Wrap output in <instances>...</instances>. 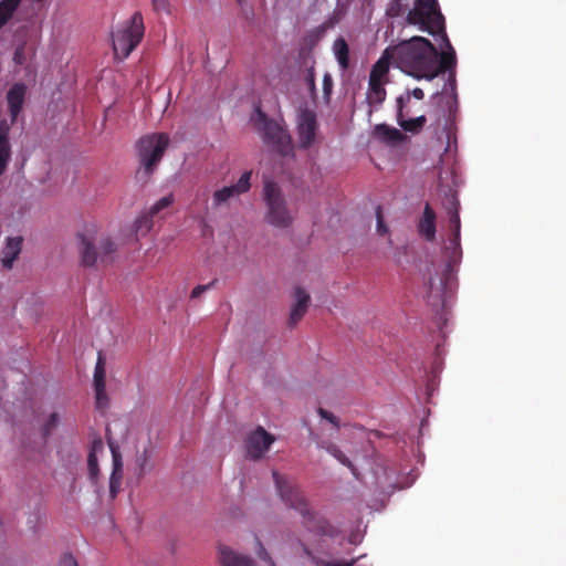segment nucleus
Here are the masks:
<instances>
[{"mask_svg":"<svg viewBox=\"0 0 566 566\" xmlns=\"http://www.w3.org/2000/svg\"><path fill=\"white\" fill-rule=\"evenodd\" d=\"M94 387H98L99 391L102 387H106L105 384V360L102 354H98L97 361L94 369Z\"/></svg>","mask_w":566,"mask_h":566,"instance_id":"nucleus-26","label":"nucleus"},{"mask_svg":"<svg viewBox=\"0 0 566 566\" xmlns=\"http://www.w3.org/2000/svg\"><path fill=\"white\" fill-rule=\"evenodd\" d=\"M334 54L337 59L339 66L346 70L349 66V48L344 38L335 40L333 45Z\"/></svg>","mask_w":566,"mask_h":566,"instance_id":"nucleus-23","label":"nucleus"},{"mask_svg":"<svg viewBox=\"0 0 566 566\" xmlns=\"http://www.w3.org/2000/svg\"><path fill=\"white\" fill-rule=\"evenodd\" d=\"M217 280H213L211 281L210 283L208 284H202V285H197L192 291H191V294H190V297L191 298H197L199 297L201 294H203L205 292L209 291L214 284H216Z\"/></svg>","mask_w":566,"mask_h":566,"instance_id":"nucleus-37","label":"nucleus"},{"mask_svg":"<svg viewBox=\"0 0 566 566\" xmlns=\"http://www.w3.org/2000/svg\"><path fill=\"white\" fill-rule=\"evenodd\" d=\"M448 214L450 226L452 228V238L450 239L454 248H460V216H459V201L455 193H451L448 198Z\"/></svg>","mask_w":566,"mask_h":566,"instance_id":"nucleus-19","label":"nucleus"},{"mask_svg":"<svg viewBox=\"0 0 566 566\" xmlns=\"http://www.w3.org/2000/svg\"><path fill=\"white\" fill-rule=\"evenodd\" d=\"M317 412L322 419H325L328 422H331L336 429L340 427L339 419L336 416H334L331 411L324 408H318Z\"/></svg>","mask_w":566,"mask_h":566,"instance_id":"nucleus-36","label":"nucleus"},{"mask_svg":"<svg viewBox=\"0 0 566 566\" xmlns=\"http://www.w3.org/2000/svg\"><path fill=\"white\" fill-rule=\"evenodd\" d=\"M218 559L221 566H258L250 556L240 554L227 545L219 546Z\"/></svg>","mask_w":566,"mask_h":566,"instance_id":"nucleus-13","label":"nucleus"},{"mask_svg":"<svg viewBox=\"0 0 566 566\" xmlns=\"http://www.w3.org/2000/svg\"><path fill=\"white\" fill-rule=\"evenodd\" d=\"M95 388V398H96V408L103 409L107 406L108 399L106 395V387H102V390L99 391L98 387Z\"/></svg>","mask_w":566,"mask_h":566,"instance_id":"nucleus-35","label":"nucleus"},{"mask_svg":"<svg viewBox=\"0 0 566 566\" xmlns=\"http://www.w3.org/2000/svg\"><path fill=\"white\" fill-rule=\"evenodd\" d=\"M451 271H452L451 265L448 264L447 268L444 269L443 275L441 277H439L437 280L430 277V280L428 282L427 298L431 304L436 305V304L442 303L443 294H444V291L447 287V280H448V276L451 274Z\"/></svg>","mask_w":566,"mask_h":566,"instance_id":"nucleus-18","label":"nucleus"},{"mask_svg":"<svg viewBox=\"0 0 566 566\" xmlns=\"http://www.w3.org/2000/svg\"><path fill=\"white\" fill-rule=\"evenodd\" d=\"M433 44L426 38L413 36L392 48V61L401 71L416 78H434Z\"/></svg>","mask_w":566,"mask_h":566,"instance_id":"nucleus-2","label":"nucleus"},{"mask_svg":"<svg viewBox=\"0 0 566 566\" xmlns=\"http://www.w3.org/2000/svg\"><path fill=\"white\" fill-rule=\"evenodd\" d=\"M306 84L308 86V90L311 94L314 96L316 93V86H315V71L314 67H310L306 75Z\"/></svg>","mask_w":566,"mask_h":566,"instance_id":"nucleus-38","label":"nucleus"},{"mask_svg":"<svg viewBox=\"0 0 566 566\" xmlns=\"http://www.w3.org/2000/svg\"><path fill=\"white\" fill-rule=\"evenodd\" d=\"M109 449L113 458V469L122 470L123 469V460L122 454L118 450V447L114 442H109Z\"/></svg>","mask_w":566,"mask_h":566,"instance_id":"nucleus-34","label":"nucleus"},{"mask_svg":"<svg viewBox=\"0 0 566 566\" xmlns=\"http://www.w3.org/2000/svg\"><path fill=\"white\" fill-rule=\"evenodd\" d=\"M122 478H123V469L122 470L113 469L112 474L109 476V482L122 484Z\"/></svg>","mask_w":566,"mask_h":566,"instance_id":"nucleus-43","label":"nucleus"},{"mask_svg":"<svg viewBox=\"0 0 566 566\" xmlns=\"http://www.w3.org/2000/svg\"><path fill=\"white\" fill-rule=\"evenodd\" d=\"M327 451L337 459L342 464L348 467L352 471V473L355 476H358L357 469L354 467V464L350 462V460L345 455V453L338 449V447L331 444L327 448Z\"/></svg>","mask_w":566,"mask_h":566,"instance_id":"nucleus-27","label":"nucleus"},{"mask_svg":"<svg viewBox=\"0 0 566 566\" xmlns=\"http://www.w3.org/2000/svg\"><path fill=\"white\" fill-rule=\"evenodd\" d=\"M274 442V437L262 427H258L245 441L247 455L252 460L261 459Z\"/></svg>","mask_w":566,"mask_h":566,"instance_id":"nucleus-10","label":"nucleus"},{"mask_svg":"<svg viewBox=\"0 0 566 566\" xmlns=\"http://www.w3.org/2000/svg\"><path fill=\"white\" fill-rule=\"evenodd\" d=\"M333 88V80L332 76L326 73L323 77V90L325 95H329Z\"/></svg>","mask_w":566,"mask_h":566,"instance_id":"nucleus-42","label":"nucleus"},{"mask_svg":"<svg viewBox=\"0 0 566 566\" xmlns=\"http://www.w3.org/2000/svg\"><path fill=\"white\" fill-rule=\"evenodd\" d=\"M23 244L22 237H9L6 240V244L0 252V261L4 269L11 270L14 261L21 253Z\"/></svg>","mask_w":566,"mask_h":566,"instance_id":"nucleus-15","label":"nucleus"},{"mask_svg":"<svg viewBox=\"0 0 566 566\" xmlns=\"http://www.w3.org/2000/svg\"><path fill=\"white\" fill-rule=\"evenodd\" d=\"M256 542V555L258 557L263 560L268 566H275L274 562L272 560L271 556L264 548L262 542L259 538H255Z\"/></svg>","mask_w":566,"mask_h":566,"instance_id":"nucleus-33","label":"nucleus"},{"mask_svg":"<svg viewBox=\"0 0 566 566\" xmlns=\"http://www.w3.org/2000/svg\"><path fill=\"white\" fill-rule=\"evenodd\" d=\"M410 103V95L399 96L397 98V122L398 125L408 133L418 134L422 130L427 123V118L424 115L417 116L415 118H407L410 115V109L407 105Z\"/></svg>","mask_w":566,"mask_h":566,"instance_id":"nucleus-11","label":"nucleus"},{"mask_svg":"<svg viewBox=\"0 0 566 566\" xmlns=\"http://www.w3.org/2000/svg\"><path fill=\"white\" fill-rule=\"evenodd\" d=\"M21 0H1L0 1V29L7 24L18 9Z\"/></svg>","mask_w":566,"mask_h":566,"instance_id":"nucleus-24","label":"nucleus"},{"mask_svg":"<svg viewBox=\"0 0 566 566\" xmlns=\"http://www.w3.org/2000/svg\"><path fill=\"white\" fill-rule=\"evenodd\" d=\"M120 489V484L109 482V495L114 500Z\"/></svg>","mask_w":566,"mask_h":566,"instance_id":"nucleus-45","label":"nucleus"},{"mask_svg":"<svg viewBox=\"0 0 566 566\" xmlns=\"http://www.w3.org/2000/svg\"><path fill=\"white\" fill-rule=\"evenodd\" d=\"M317 129L316 115L313 111L304 109L298 116L297 135L300 146L307 149L315 140Z\"/></svg>","mask_w":566,"mask_h":566,"instance_id":"nucleus-12","label":"nucleus"},{"mask_svg":"<svg viewBox=\"0 0 566 566\" xmlns=\"http://www.w3.org/2000/svg\"><path fill=\"white\" fill-rule=\"evenodd\" d=\"M11 159L9 127L0 129V176L6 171Z\"/></svg>","mask_w":566,"mask_h":566,"instance_id":"nucleus-21","label":"nucleus"},{"mask_svg":"<svg viewBox=\"0 0 566 566\" xmlns=\"http://www.w3.org/2000/svg\"><path fill=\"white\" fill-rule=\"evenodd\" d=\"M169 144L166 134L147 135L138 142V156L143 174L149 177L161 160Z\"/></svg>","mask_w":566,"mask_h":566,"instance_id":"nucleus-8","label":"nucleus"},{"mask_svg":"<svg viewBox=\"0 0 566 566\" xmlns=\"http://www.w3.org/2000/svg\"><path fill=\"white\" fill-rule=\"evenodd\" d=\"M263 199L266 205V220L276 228H287L293 218L287 209L286 200L274 181L268 180L263 187Z\"/></svg>","mask_w":566,"mask_h":566,"instance_id":"nucleus-7","label":"nucleus"},{"mask_svg":"<svg viewBox=\"0 0 566 566\" xmlns=\"http://www.w3.org/2000/svg\"><path fill=\"white\" fill-rule=\"evenodd\" d=\"M14 56H15V60H20V56H19L18 52L14 53Z\"/></svg>","mask_w":566,"mask_h":566,"instance_id":"nucleus-47","label":"nucleus"},{"mask_svg":"<svg viewBox=\"0 0 566 566\" xmlns=\"http://www.w3.org/2000/svg\"><path fill=\"white\" fill-rule=\"evenodd\" d=\"M57 566H78V564L73 555L64 554L60 558Z\"/></svg>","mask_w":566,"mask_h":566,"instance_id":"nucleus-41","label":"nucleus"},{"mask_svg":"<svg viewBox=\"0 0 566 566\" xmlns=\"http://www.w3.org/2000/svg\"><path fill=\"white\" fill-rule=\"evenodd\" d=\"M153 226H154V217H150L149 213L140 216L135 221L136 233L144 235L148 231H150Z\"/></svg>","mask_w":566,"mask_h":566,"instance_id":"nucleus-28","label":"nucleus"},{"mask_svg":"<svg viewBox=\"0 0 566 566\" xmlns=\"http://www.w3.org/2000/svg\"><path fill=\"white\" fill-rule=\"evenodd\" d=\"M375 132L381 139L390 144H398L405 139V135L399 129L386 124L377 125Z\"/></svg>","mask_w":566,"mask_h":566,"instance_id":"nucleus-22","label":"nucleus"},{"mask_svg":"<svg viewBox=\"0 0 566 566\" xmlns=\"http://www.w3.org/2000/svg\"><path fill=\"white\" fill-rule=\"evenodd\" d=\"M14 56H15V60H20V56H19L18 52L14 53Z\"/></svg>","mask_w":566,"mask_h":566,"instance_id":"nucleus-46","label":"nucleus"},{"mask_svg":"<svg viewBox=\"0 0 566 566\" xmlns=\"http://www.w3.org/2000/svg\"><path fill=\"white\" fill-rule=\"evenodd\" d=\"M407 95H408V93L406 94V96ZM409 95H410V97L413 96L415 98H417L419 101L423 99V97H424L423 91L419 87L413 88L412 92L409 93Z\"/></svg>","mask_w":566,"mask_h":566,"instance_id":"nucleus-44","label":"nucleus"},{"mask_svg":"<svg viewBox=\"0 0 566 566\" xmlns=\"http://www.w3.org/2000/svg\"><path fill=\"white\" fill-rule=\"evenodd\" d=\"M153 10L157 13L168 12L169 2L168 0H151Z\"/></svg>","mask_w":566,"mask_h":566,"instance_id":"nucleus-40","label":"nucleus"},{"mask_svg":"<svg viewBox=\"0 0 566 566\" xmlns=\"http://www.w3.org/2000/svg\"><path fill=\"white\" fill-rule=\"evenodd\" d=\"M116 251L115 243L108 237L96 238L87 230L80 234V253L84 266H93L97 260L101 263H108Z\"/></svg>","mask_w":566,"mask_h":566,"instance_id":"nucleus-6","label":"nucleus"},{"mask_svg":"<svg viewBox=\"0 0 566 566\" xmlns=\"http://www.w3.org/2000/svg\"><path fill=\"white\" fill-rule=\"evenodd\" d=\"M144 19L139 11L116 32L113 33L114 53L119 59H126L144 38Z\"/></svg>","mask_w":566,"mask_h":566,"instance_id":"nucleus-5","label":"nucleus"},{"mask_svg":"<svg viewBox=\"0 0 566 566\" xmlns=\"http://www.w3.org/2000/svg\"><path fill=\"white\" fill-rule=\"evenodd\" d=\"M273 479L281 500L302 515L303 523L308 531L327 536L334 534V527L324 516L310 507L297 484L283 478L276 471H273Z\"/></svg>","mask_w":566,"mask_h":566,"instance_id":"nucleus-3","label":"nucleus"},{"mask_svg":"<svg viewBox=\"0 0 566 566\" xmlns=\"http://www.w3.org/2000/svg\"><path fill=\"white\" fill-rule=\"evenodd\" d=\"M392 60V49H387L380 56V59L374 64L370 74L369 81H381L385 82V77L389 72L390 61Z\"/></svg>","mask_w":566,"mask_h":566,"instance_id":"nucleus-20","label":"nucleus"},{"mask_svg":"<svg viewBox=\"0 0 566 566\" xmlns=\"http://www.w3.org/2000/svg\"><path fill=\"white\" fill-rule=\"evenodd\" d=\"M59 423V415L53 412L42 428L43 438L46 439Z\"/></svg>","mask_w":566,"mask_h":566,"instance_id":"nucleus-32","label":"nucleus"},{"mask_svg":"<svg viewBox=\"0 0 566 566\" xmlns=\"http://www.w3.org/2000/svg\"><path fill=\"white\" fill-rule=\"evenodd\" d=\"M87 467H88L90 479L92 480L93 483H95L97 480V476L99 474V469H98L97 457L94 451H91L88 454Z\"/></svg>","mask_w":566,"mask_h":566,"instance_id":"nucleus-30","label":"nucleus"},{"mask_svg":"<svg viewBox=\"0 0 566 566\" xmlns=\"http://www.w3.org/2000/svg\"><path fill=\"white\" fill-rule=\"evenodd\" d=\"M355 562V559L324 560L322 558H313L315 566H354Z\"/></svg>","mask_w":566,"mask_h":566,"instance_id":"nucleus-31","label":"nucleus"},{"mask_svg":"<svg viewBox=\"0 0 566 566\" xmlns=\"http://www.w3.org/2000/svg\"><path fill=\"white\" fill-rule=\"evenodd\" d=\"M294 298L295 303L291 308L289 318L290 326H295L303 318L311 301L310 294L300 286L294 290Z\"/></svg>","mask_w":566,"mask_h":566,"instance_id":"nucleus-16","label":"nucleus"},{"mask_svg":"<svg viewBox=\"0 0 566 566\" xmlns=\"http://www.w3.org/2000/svg\"><path fill=\"white\" fill-rule=\"evenodd\" d=\"M251 120L265 145L270 146L281 156L293 154L292 137L280 122L270 118L260 106L255 107Z\"/></svg>","mask_w":566,"mask_h":566,"instance_id":"nucleus-4","label":"nucleus"},{"mask_svg":"<svg viewBox=\"0 0 566 566\" xmlns=\"http://www.w3.org/2000/svg\"><path fill=\"white\" fill-rule=\"evenodd\" d=\"M437 216L434 210L429 203L424 205L422 217L418 222V232L427 241L432 242L436 239V227Z\"/></svg>","mask_w":566,"mask_h":566,"instance_id":"nucleus-17","label":"nucleus"},{"mask_svg":"<svg viewBox=\"0 0 566 566\" xmlns=\"http://www.w3.org/2000/svg\"><path fill=\"white\" fill-rule=\"evenodd\" d=\"M251 176L252 171H245L238 182L232 186H226L221 189H218L212 195V207L219 208L223 205H226L231 198L238 197L242 193H245L249 191L251 184Z\"/></svg>","mask_w":566,"mask_h":566,"instance_id":"nucleus-9","label":"nucleus"},{"mask_svg":"<svg viewBox=\"0 0 566 566\" xmlns=\"http://www.w3.org/2000/svg\"><path fill=\"white\" fill-rule=\"evenodd\" d=\"M407 23L418 25L421 31L439 36L447 51L439 53L433 46L434 77L450 71L449 81L455 84L453 69L457 64L455 52L446 32V20L441 13L438 0H415L413 8L408 12Z\"/></svg>","mask_w":566,"mask_h":566,"instance_id":"nucleus-1","label":"nucleus"},{"mask_svg":"<svg viewBox=\"0 0 566 566\" xmlns=\"http://www.w3.org/2000/svg\"><path fill=\"white\" fill-rule=\"evenodd\" d=\"M376 217H377V231L380 234L387 233L388 232V228L386 227V224L384 222L382 211H381V207L380 206H378L377 209H376Z\"/></svg>","mask_w":566,"mask_h":566,"instance_id":"nucleus-39","label":"nucleus"},{"mask_svg":"<svg viewBox=\"0 0 566 566\" xmlns=\"http://www.w3.org/2000/svg\"><path fill=\"white\" fill-rule=\"evenodd\" d=\"M381 81H369L368 99L370 103L381 104L386 98V90Z\"/></svg>","mask_w":566,"mask_h":566,"instance_id":"nucleus-25","label":"nucleus"},{"mask_svg":"<svg viewBox=\"0 0 566 566\" xmlns=\"http://www.w3.org/2000/svg\"><path fill=\"white\" fill-rule=\"evenodd\" d=\"M239 4H241L243 2V0H235Z\"/></svg>","mask_w":566,"mask_h":566,"instance_id":"nucleus-48","label":"nucleus"},{"mask_svg":"<svg viewBox=\"0 0 566 566\" xmlns=\"http://www.w3.org/2000/svg\"><path fill=\"white\" fill-rule=\"evenodd\" d=\"M172 202V195L165 196L150 207L148 213L150 214V217L155 218L161 210L167 209Z\"/></svg>","mask_w":566,"mask_h":566,"instance_id":"nucleus-29","label":"nucleus"},{"mask_svg":"<svg viewBox=\"0 0 566 566\" xmlns=\"http://www.w3.org/2000/svg\"><path fill=\"white\" fill-rule=\"evenodd\" d=\"M25 94L27 86L24 83L13 84L7 93V102L12 122H15L23 107Z\"/></svg>","mask_w":566,"mask_h":566,"instance_id":"nucleus-14","label":"nucleus"}]
</instances>
